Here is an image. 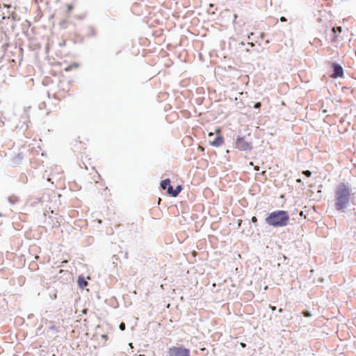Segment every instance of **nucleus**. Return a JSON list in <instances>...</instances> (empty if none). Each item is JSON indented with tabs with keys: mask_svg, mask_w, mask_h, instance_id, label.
Segmentation results:
<instances>
[{
	"mask_svg": "<svg viewBox=\"0 0 356 356\" xmlns=\"http://www.w3.org/2000/svg\"><path fill=\"white\" fill-rule=\"evenodd\" d=\"M351 191V188L348 183H341L336 187L334 207L337 211H345V209L349 206L351 196L353 195Z\"/></svg>",
	"mask_w": 356,
	"mask_h": 356,
	"instance_id": "1",
	"label": "nucleus"
},
{
	"mask_svg": "<svg viewBox=\"0 0 356 356\" xmlns=\"http://www.w3.org/2000/svg\"><path fill=\"white\" fill-rule=\"evenodd\" d=\"M290 220L289 213L284 210H275L268 213L265 222L270 227L277 228L288 225Z\"/></svg>",
	"mask_w": 356,
	"mask_h": 356,
	"instance_id": "2",
	"label": "nucleus"
},
{
	"mask_svg": "<svg viewBox=\"0 0 356 356\" xmlns=\"http://www.w3.org/2000/svg\"><path fill=\"white\" fill-rule=\"evenodd\" d=\"M167 356H191V351L183 346H172L168 348Z\"/></svg>",
	"mask_w": 356,
	"mask_h": 356,
	"instance_id": "3",
	"label": "nucleus"
},
{
	"mask_svg": "<svg viewBox=\"0 0 356 356\" xmlns=\"http://www.w3.org/2000/svg\"><path fill=\"white\" fill-rule=\"evenodd\" d=\"M247 136H238L236 140V147L240 151H250L252 149V144L247 139Z\"/></svg>",
	"mask_w": 356,
	"mask_h": 356,
	"instance_id": "4",
	"label": "nucleus"
},
{
	"mask_svg": "<svg viewBox=\"0 0 356 356\" xmlns=\"http://www.w3.org/2000/svg\"><path fill=\"white\" fill-rule=\"evenodd\" d=\"M331 67L332 69V73L331 75L332 78L337 79L339 77H343L344 70L340 64L337 63H332Z\"/></svg>",
	"mask_w": 356,
	"mask_h": 356,
	"instance_id": "5",
	"label": "nucleus"
},
{
	"mask_svg": "<svg viewBox=\"0 0 356 356\" xmlns=\"http://www.w3.org/2000/svg\"><path fill=\"white\" fill-rule=\"evenodd\" d=\"M209 137L210 138L209 143L213 147H220L224 143V138L220 134L215 135L213 133H210Z\"/></svg>",
	"mask_w": 356,
	"mask_h": 356,
	"instance_id": "6",
	"label": "nucleus"
},
{
	"mask_svg": "<svg viewBox=\"0 0 356 356\" xmlns=\"http://www.w3.org/2000/svg\"><path fill=\"white\" fill-rule=\"evenodd\" d=\"M181 191L182 186L181 185H177L175 189L172 186L170 187L168 194L173 197H175L181 193Z\"/></svg>",
	"mask_w": 356,
	"mask_h": 356,
	"instance_id": "7",
	"label": "nucleus"
},
{
	"mask_svg": "<svg viewBox=\"0 0 356 356\" xmlns=\"http://www.w3.org/2000/svg\"><path fill=\"white\" fill-rule=\"evenodd\" d=\"M160 187L162 190H166L167 193H168L170 188L172 187V185L170 184V179L167 178L162 180L160 183Z\"/></svg>",
	"mask_w": 356,
	"mask_h": 356,
	"instance_id": "8",
	"label": "nucleus"
},
{
	"mask_svg": "<svg viewBox=\"0 0 356 356\" xmlns=\"http://www.w3.org/2000/svg\"><path fill=\"white\" fill-rule=\"evenodd\" d=\"M341 31H342L341 26L333 27L332 29V34L331 41L332 42H335L337 40V38H338L337 33H341Z\"/></svg>",
	"mask_w": 356,
	"mask_h": 356,
	"instance_id": "9",
	"label": "nucleus"
},
{
	"mask_svg": "<svg viewBox=\"0 0 356 356\" xmlns=\"http://www.w3.org/2000/svg\"><path fill=\"white\" fill-rule=\"evenodd\" d=\"M78 285L79 288L83 289L85 287L88 286V282L85 279V277L82 275L79 276L78 280H77Z\"/></svg>",
	"mask_w": 356,
	"mask_h": 356,
	"instance_id": "10",
	"label": "nucleus"
},
{
	"mask_svg": "<svg viewBox=\"0 0 356 356\" xmlns=\"http://www.w3.org/2000/svg\"><path fill=\"white\" fill-rule=\"evenodd\" d=\"M302 314L305 317H311L312 316V313L309 310H304V311H302Z\"/></svg>",
	"mask_w": 356,
	"mask_h": 356,
	"instance_id": "11",
	"label": "nucleus"
},
{
	"mask_svg": "<svg viewBox=\"0 0 356 356\" xmlns=\"http://www.w3.org/2000/svg\"><path fill=\"white\" fill-rule=\"evenodd\" d=\"M58 179H59V178L56 177H54V176H51V177H49V178L47 179V180H48L49 181H51V184H54V181H57L58 180Z\"/></svg>",
	"mask_w": 356,
	"mask_h": 356,
	"instance_id": "12",
	"label": "nucleus"
},
{
	"mask_svg": "<svg viewBox=\"0 0 356 356\" xmlns=\"http://www.w3.org/2000/svg\"><path fill=\"white\" fill-rule=\"evenodd\" d=\"M302 174L304 175H305L306 177H309L312 175V172L309 170H307L302 171Z\"/></svg>",
	"mask_w": 356,
	"mask_h": 356,
	"instance_id": "13",
	"label": "nucleus"
},
{
	"mask_svg": "<svg viewBox=\"0 0 356 356\" xmlns=\"http://www.w3.org/2000/svg\"><path fill=\"white\" fill-rule=\"evenodd\" d=\"M119 328L120 330L124 331L126 329V325L124 323H121L119 325Z\"/></svg>",
	"mask_w": 356,
	"mask_h": 356,
	"instance_id": "14",
	"label": "nucleus"
},
{
	"mask_svg": "<svg viewBox=\"0 0 356 356\" xmlns=\"http://www.w3.org/2000/svg\"><path fill=\"white\" fill-rule=\"evenodd\" d=\"M261 102H256L253 107L256 109H259L261 108Z\"/></svg>",
	"mask_w": 356,
	"mask_h": 356,
	"instance_id": "15",
	"label": "nucleus"
},
{
	"mask_svg": "<svg viewBox=\"0 0 356 356\" xmlns=\"http://www.w3.org/2000/svg\"><path fill=\"white\" fill-rule=\"evenodd\" d=\"M49 329L51 330H54L56 332H58V328L57 327H56L54 325H51L50 327H49Z\"/></svg>",
	"mask_w": 356,
	"mask_h": 356,
	"instance_id": "16",
	"label": "nucleus"
},
{
	"mask_svg": "<svg viewBox=\"0 0 356 356\" xmlns=\"http://www.w3.org/2000/svg\"><path fill=\"white\" fill-rule=\"evenodd\" d=\"M67 11L70 12L72 10L73 6L71 4H67Z\"/></svg>",
	"mask_w": 356,
	"mask_h": 356,
	"instance_id": "17",
	"label": "nucleus"
},
{
	"mask_svg": "<svg viewBox=\"0 0 356 356\" xmlns=\"http://www.w3.org/2000/svg\"><path fill=\"white\" fill-rule=\"evenodd\" d=\"M251 221H252L253 223H256V222H257V217H255V216L252 217V218H251Z\"/></svg>",
	"mask_w": 356,
	"mask_h": 356,
	"instance_id": "18",
	"label": "nucleus"
},
{
	"mask_svg": "<svg viewBox=\"0 0 356 356\" xmlns=\"http://www.w3.org/2000/svg\"><path fill=\"white\" fill-rule=\"evenodd\" d=\"M91 35L92 36H95V31H94L93 28H91Z\"/></svg>",
	"mask_w": 356,
	"mask_h": 356,
	"instance_id": "19",
	"label": "nucleus"
},
{
	"mask_svg": "<svg viewBox=\"0 0 356 356\" xmlns=\"http://www.w3.org/2000/svg\"><path fill=\"white\" fill-rule=\"evenodd\" d=\"M280 21L283 22H286V18L285 17H281Z\"/></svg>",
	"mask_w": 356,
	"mask_h": 356,
	"instance_id": "20",
	"label": "nucleus"
},
{
	"mask_svg": "<svg viewBox=\"0 0 356 356\" xmlns=\"http://www.w3.org/2000/svg\"><path fill=\"white\" fill-rule=\"evenodd\" d=\"M269 307L271 309L272 311H275L276 307L270 305Z\"/></svg>",
	"mask_w": 356,
	"mask_h": 356,
	"instance_id": "21",
	"label": "nucleus"
},
{
	"mask_svg": "<svg viewBox=\"0 0 356 356\" xmlns=\"http://www.w3.org/2000/svg\"><path fill=\"white\" fill-rule=\"evenodd\" d=\"M248 45L252 47L254 46V44L253 42H248Z\"/></svg>",
	"mask_w": 356,
	"mask_h": 356,
	"instance_id": "22",
	"label": "nucleus"
},
{
	"mask_svg": "<svg viewBox=\"0 0 356 356\" xmlns=\"http://www.w3.org/2000/svg\"><path fill=\"white\" fill-rule=\"evenodd\" d=\"M234 23H236V18L238 17L237 15H236V14H235V15H234Z\"/></svg>",
	"mask_w": 356,
	"mask_h": 356,
	"instance_id": "23",
	"label": "nucleus"
},
{
	"mask_svg": "<svg viewBox=\"0 0 356 356\" xmlns=\"http://www.w3.org/2000/svg\"><path fill=\"white\" fill-rule=\"evenodd\" d=\"M254 170H256V171H259V166H255L254 168Z\"/></svg>",
	"mask_w": 356,
	"mask_h": 356,
	"instance_id": "24",
	"label": "nucleus"
},
{
	"mask_svg": "<svg viewBox=\"0 0 356 356\" xmlns=\"http://www.w3.org/2000/svg\"><path fill=\"white\" fill-rule=\"evenodd\" d=\"M87 312H88V309H83L82 310V313H83V314H86V313H87Z\"/></svg>",
	"mask_w": 356,
	"mask_h": 356,
	"instance_id": "25",
	"label": "nucleus"
},
{
	"mask_svg": "<svg viewBox=\"0 0 356 356\" xmlns=\"http://www.w3.org/2000/svg\"><path fill=\"white\" fill-rule=\"evenodd\" d=\"M253 34H254L253 33H251L250 34V35H248V39H249V40H250V39H251V36H252V35H253Z\"/></svg>",
	"mask_w": 356,
	"mask_h": 356,
	"instance_id": "26",
	"label": "nucleus"
},
{
	"mask_svg": "<svg viewBox=\"0 0 356 356\" xmlns=\"http://www.w3.org/2000/svg\"><path fill=\"white\" fill-rule=\"evenodd\" d=\"M296 181L299 182V183H301L302 182V179H296Z\"/></svg>",
	"mask_w": 356,
	"mask_h": 356,
	"instance_id": "27",
	"label": "nucleus"
},
{
	"mask_svg": "<svg viewBox=\"0 0 356 356\" xmlns=\"http://www.w3.org/2000/svg\"><path fill=\"white\" fill-rule=\"evenodd\" d=\"M278 312H279L280 313H282V312H283V309L280 308V309H279V310H278Z\"/></svg>",
	"mask_w": 356,
	"mask_h": 356,
	"instance_id": "28",
	"label": "nucleus"
},
{
	"mask_svg": "<svg viewBox=\"0 0 356 356\" xmlns=\"http://www.w3.org/2000/svg\"><path fill=\"white\" fill-rule=\"evenodd\" d=\"M239 44L243 46V45H245V42H241L239 43Z\"/></svg>",
	"mask_w": 356,
	"mask_h": 356,
	"instance_id": "29",
	"label": "nucleus"
},
{
	"mask_svg": "<svg viewBox=\"0 0 356 356\" xmlns=\"http://www.w3.org/2000/svg\"><path fill=\"white\" fill-rule=\"evenodd\" d=\"M102 337V338H105V339L107 337V336L106 334H103Z\"/></svg>",
	"mask_w": 356,
	"mask_h": 356,
	"instance_id": "30",
	"label": "nucleus"
},
{
	"mask_svg": "<svg viewBox=\"0 0 356 356\" xmlns=\"http://www.w3.org/2000/svg\"><path fill=\"white\" fill-rule=\"evenodd\" d=\"M241 346H242V347H245V343H241Z\"/></svg>",
	"mask_w": 356,
	"mask_h": 356,
	"instance_id": "31",
	"label": "nucleus"
},
{
	"mask_svg": "<svg viewBox=\"0 0 356 356\" xmlns=\"http://www.w3.org/2000/svg\"><path fill=\"white\" fill-rule=\"evenodd\" d=\"M245 51H246L247 52H249V51H250V50H249V48H247V49H245Z\"/></svg>",
	"mask_w": 356,
	"mask_h": 356,
	"instance_id": "32",
	"label": "nucleus"
},
{
	"mask_svg": "<svg viewBox=\"0 0 356 356\" xmlns=\"http://www.w3.org/2000/svg\"><path fill=\"white\" fill-rule=\"evenodd\" d=\"M266 43L268 44V43H269V40H267L266 41Z\"/></svg>",
	"mask_w": 356,
	"mask_h": 356,
	"instance_id": "33",
	"label": "nucleus"
},
{
	"mask_svg": "<svg viewBox=\"0 0 356 356\" xmlns=\"http://www.w3.org/2000/svg\"><path fill=\"white\" fill-rule=\"evenodd\" d=\"M250 165H253V163H252V162H250Z\"/></svg>",
	"mask_w": 356,
	"mask_h": 356,
	"instance_id": "34",
	"label": "nucleus"
},
{
	"mask_svg": "<svg viewBox=\"0 0 356 356\" xmlns=\"http://www.w3.org/2000/svg\"><path fill=\"white\" fill-rule=\"evenodd\" d=\"M138 356H145V355H139Z\"/></svg>",
	"mask_w": 356,
	"mask_h": 356,
	"instance_id": "35",
	"label": "nucleus"
}]
</instances>
